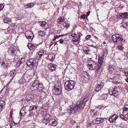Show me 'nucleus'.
Returning <instances> with one entry per match:
<instances>
[{
	"instance_id": "6ab92c4d",
	"label": "nucleus",
	"mask_w": 128,
	"mask_h": 128,
	"mask_svg": "<svg viewBox=\"0 0 128 128\" xmlns=\"http://www.w3.org/2000/svg\"><path fill=\"white\" fill-rule=\"evenodd\" d=\"M54 90L55 91V94L56 95H58L61 92V89H59V88H58L56 86H54Z\"/></svg>"
},
{
	"instance_id": "7ed1b4c3",
	"label": "nucleus",
	"mask_w": 128,
	"mask_h": 128,
	"mask_svg": "<svg viewBox=\"0 0 128 128\" xmlns=\"http://www.w3.org/2000/svg\"><path fill=\"white\" fill-rule=\"evenodd\" d=\"M43 85L39 82L37 80L34 81L32 86L30 87V90L32 91L38 90H42L43 89Z\"/></svg>"
},
{
	"instance_id": "4468645a",
	"label": "nucleus",
	"mask_w": 128,
	"mask_h": 128,
	"mask_svg": "<svg viewBox=\"0 0 128 128\" xmlns=\"http://www.w3.org/2000/svg\"><path fill=\"white\" fill-rule=\"evenodd\" d=\"M118 118V116L116 114L112 115L109 119V121L110 122H114Z\"/></svg>"
},
{
	"instance_id": "69168bd1",
	"label": "nucleus",
	"mask_w": 128,
	"mask_h": 128,
	"mask_svg": "<svg viewBox=\"0 0 128 128\" xmlns=\"http://www.w3.org/2000/svg\"><path fill=\"white\" fill-rule=\"evenodd\" d=\"M45 44L47 47H48V46H48V45H49L50 44L49 42H48V43L46 42V43H45Z\"/></svg>"
},
{
	"instance_id": "9b49d317",
	"label": "nucleus",
	"mask_w": 128,
	"mask_h": 128,
	"mask_svg": "<svg viewBox=\"0 0 128 128\" xmlns=\"http://www.w3.org/2000/svg\"><path fill=\"white\" fill-rule=\"evenodd\" d=\"M104 82H101L100 84H98L95 90V91L98 92L99 91L101 92H102L104 90L103 88V87L104 86Z\"/></svg>"
},
{
	"instance_id": "5fc2aeb1",
	"label": "nucleus",
	"mask_w": 128,
	"mask_h": 128,
	"mask_svg": "<svg viewBox=\"0 0 128 128\" xmlns=\"http://www.w3.org/2000/svg\"><path fill=\"white\" fill-rule=\"evenodd\" d=\"M88 99L84 98L83 100H82L81 101H82L83 102H84L85 104V102H86L88 100Z\"/></svg>"
},
{
	"instance_id": "ddd939ff",
	"label": "nucleus",
	"mask_w": 128,
	"mask_h": 128,
	"mask_svg": "<svg viewBox=\"0 0 128 128\" xmlns=\"http://www.w3.org/2000/svg\"><path fill=\"white\" fill-rule=\"evenodd\" d=\"M48 121L49 124L52 126H54L57 125V121L54 118L51 119Z\"/></svg>"
},
{
	"instance_id": "864d4df0",
	"label": "nucleus",
	"mask_w": 128,
	"mask_h": 128,
	"mask_svg": "<svg viewBox=\"0 0 128 128\" xmlns=\"http://www.w3.org/2000/svg\"><path fill=\"white\" fill-rule=\"evenodd\" d=\"M53 44V43L52 42H50V43L49 44V45H48V46H48V48H50L51 46Z\"/></svg>"
},
{
	"instance_id": "338daca9",
	"label": "nucleus",
	"mask_w": 128,
	"mask_h": 128,
	"mask_svg": "<svg viewBox=\"0 0 128 128\" xmlns=\"http://www.w3.org/2000/svg\"><path fill=\"white\" fill-rule=\"evenodd\" d=\"M113 89H114V90H116L118 91V88L117 87L115 86L114 88H113Z\"/></svg>"
},
{
	"instance_id": "49530a36",
	"label": "nucleus",
	"mask_w": 128,
	"mask_h": 128,
	"mask_svg": "<svg viewBox=\"0 0 128 128\" xmlns=\"http://www.w3.org/2000/svg\"><path fill=\"white\" fill-rule=\"evenodd\" d=\"M19 60L20 61L21 63L22 64L25 61V59L24 58H22L20 60Z\"/></svg>"
},
{
	"instance_id": "c9c22d12",
	"label": "nucleus",
	"mask_w": 128,
	"mask_h": 128,
	"mask_svg": "<svg viewBox=\"0 0 128 128\" xmlns=\"http://www.w3.org/2000/svg\"><path fill=\"white\" fill-rule=\"evenodd\" d=\"M128 113V109H126L124 108H123V112L122 114L123 115H122L123 116H125Z\"/></svg>"
},
{
	"instance_id": "aec40b11",
	"label": "nucleus",
	"mask_w": 128,
	"mask_h": 128,
	"mask_svg": "<svg viewBox=\"0 0 128 128\" xmlns=\"http://www.w3.org/2000/svg\"><path fill=\"white\" fill-rule=\"evenodd\" d=\"M16 70H11L10 72V76L11 77V80L12 79L16 74Z\"/></svg>"
},
{
	"instance_id": "58836bf2",
	"label": "nucleus",
	"mask_w": 128,
	"mask_h": 128,
	"mask_svg": "<svg viewBox=\"0 0 128 128\" xmlns=\"http://www.w3.org/2000/svg\"><path fill=\"white\" fill-rule=\"evenodd\" d=\"M5 105V102L3 100H1L0 101V106L2 108H4Z\"/></svg>"
},
{
	"instance_id": "393cba45",
	"label": "nucleus",
	"mask_w": 128,
	"mask_h": 128,
	"mask_svg": "<svg viewBox=\"0 0 128 128\" xmlns=\"http://www.w3.org/2000/svg\"><path fill=\"white\" fill-rule=\"evenodd\" d=\"M0 63L1 64V67L4 68H5L8 66V64L6 63L5 62L3 61L1 62Z\"/></svg>"
},
{
	"instance_id": "c756f323",
	"label": "nucleus",
	"mask_w": 128,
	"mask_h": 128,
	"mask_svg": "<svg viewBox=\"0 0 128 128\" xmlns=\"http://www.w3.org/2000/svg\"><path fill=\"white\" fill-rule=\"evenodd\" d=\"M64 20V17H60L57 20V22L58 23L60 24H62Z\"/></svg>"
},
{
	"instance_id": "2eb2a0df",
	"label": "nucleus",
	"mask_w": 128,
	"mask_h": 128,
	"mask_svg": "<svg viewBox=\"0 0 128 128\" xmlns=\"http://www.w3.org/2000/svg\"><path fill=\"white\" fill-rule=\"evenodd\" d=\"M48 66L49 69L52 71L56 70L57 66L56 64H50L48 65Z\"/></svg>"
},
{
	"instance_id": "c85d7f7f",
	"label": "nucleus",
	"mask_w": 128,
	"mask_h": 128,
	"mask_svg": "<svg viewBox=\"0 0 128 128\" xmlns=\"http://www.w3.org/2000/svg\"><path fill=\"white\" fill-rule=\"evenodd\" d=\"M28 47L30 50L34 49L35 48V46L30 43H29L28 45Z\"/></svg>"
},
{
	"instance_id": "e2e57ef3",
	"label": "nucleus",
	"mask_w": 128,
	"mask_h": 128,
	"mask_svg": "<svg viewBox=\"0 0 128 128\" xmlns=\"http://www.w3.org/2000/svg\"><path fill=\"white\" fill-rule=\"evenodd\" d=\"M114 82V84H121V82H118L116 81V82Z\"/></svg>"
},
{
	"instance_id": "f8f14e48",
	"label": "nucleus",
	"mask_w": 128,
	"mask_h": 128,
	"mask_svg": "<svg viewBox=\"0 0 128 128\" xmlns=\"http://www.w3.org/2000/svg\"><path fill=\"white\" fill-rule=\"evenodd\" d=\"M108 93L110 94L113 95L115 97L117 96L118 94V91L116 90H114L112 88H110L108 90Z\"/></svg>"
},
{
	"instance_id": "0eeeda50",
	"label": "nucleus",
	"mask_w": 128,
	"mask_h": 128,
	"mask_svg": "<svg viewBox=\"0 0 128 128\" xmlns=\"http://www.w3.org/2000/svg\"><path fill=\"white\" fill-rule=\"evenodd\" d=\"M29 76L26 73L24 74L22 76L20 79L18 81V82L20 84H24L28 82L30 78Z\"/></svg>"
},
{
	"instance_id": "0e129e2a",
	"label": "nucleus",
	"mask_w": 128,
	"mask_h": 128,
	"mask_svg": "<svg viewBox=\"0 0 128 128\" xmlns=\"http://www.w3.org/2000/svg\"><path fill=\"white\" fill-rule=\"evenodd\" d=\"M124 108L128 109V104L126 105Z\"/></svg>"
},
{
	"instance_id": "72a5a7b5",
	"label": "nucleus",
	"mask_w": 128,
	"mask_h": 128,
	"mask_svg": "<svg viewBox=\"0 0 128 128\" xmlns=\"http://www.w3.org/2000/svg\"><path fill=\"white\" fill-rule=\"evenodd\" d=\"M104 55H102L100 57H99L98 59V63H103V59Z\"/></svg>"
},
{
	"instance_id": "09e8293b",
	"label": "nucleus",
	"mask_w": 128,
	"mask_h": 128,
	"mask_svg": "<svg viewBox=\"0 0 128 128\" xmlns=\"http://www.w3.org/2000/svg\"><path fill=\"white\" fill-rule=\"evenodd\" d=\"M91 37V36L90 35H88L86 36V40H88Z\"/></svg>"
},
{
	"instance_id": "603ef678",
	"label": "nucleus",
	"mask_w": 128,
	"mask_h": 128,
	"mask_svg": "<svg viewBox=\"0 0 128 128\" xmlns=\"http://www.w3.org/2000/svg\"><path fill=\"white\" fill-rule=\"evenodd\" d=\"M4 6L3 5L0 4V10H2L4 8Z\"/></svg>"
},
{
	"instance_id": "de8ad7c7",
	"label": "nucleus",
	"mask_w": 128,
	"mask_h": 128,
	"mask_svg": "<svg viewBox=\"0 0 128 128\" xmlns=\"http://www.w3.org/2000/svg\"><path fill=\"white\" fill-rule=\"evenodd\" d=\"M64 24H65V25H64V24L63 25H64V27H65L66 28H68L70 26V24H69L68 23H65Z\"/></svg>"
},
{
	"instance_id": "a211bd4d",
	"label": "nucleus",
	"mask_w": 128,
	"mask_h": 128,
	"mask_svg": "<svg viewBox=\"0 0 128 128\" xmlns=\"http://www.w3.org/2000/svg\"><path fill=\"white\" fill-rule=\"evenodd\" d=\"M88 66L93 68V70H95L97 66L96 63L94 61L92 64H88L87 65Z\"/></svg>"
},
{
	"instance_id": "b1692460",
	"label": "nucleus",
	"mask_w": 128,
	"mask_h": 128,
	"mask_svg": "<svg viewBox=\"0 0 128 128\" xmlns=\"http://www.w3.org/2000/svg\"><path fill=\"white\" fill-rule=\"evenodd\" d=\"M120 118L123 120L126 121L128 120V113L125 116L122 115L121 114L120 116Z\"/></svg>"
},
{
	"instance_id": "a878e982",
	"label": "nucleus",
	"mask_w": 128,
	"mask_h": 128,
	"mask_svg": "<svg viewBox=\"0 0 128 128\" xmlns=\"http://www.w3.org/2000/svg\"><path fill=\"white\" fill-rule=\"evenodd\" d=\"M14 26L10 25L7 28V30L9 31L10 32H12L14 31Z\"/></svg>"
},
{
	"instance_id": "680f3d73",
	"label": "nucleus",
	"mask_w": 128,
	"mask_h": 128,
	"mask_svg": "<svg viewBox=\"0 0 128 128\" xmlns=\"http://www.w3.org/2000/svg\"><path fill=\"white\" fill-rule=\"evenodd\" d=\"M88 94H86V96H85L84 98L85 99H88Z\"/></svg>"
},
{
	"instance_id": "4be33fe9",
	"label": "nucleus",
	"mask_w": 128,
	"mask_h": 128,
	"mask_svg": "<svg viewBox=\"0 0 128 128\" xmlns=\"http://www.w3.org/2000/svg\"><path fill=\"white\" fill-rule=\"evenodd\" d=\"M38 107L36 106H26V108H29V111L30 112L34 110L35 108L36 109H37Z\"/></svg>"
},
{
	"instance_id": "8fccbe9b",
	"label": "nucleus",
	"mask_w": 128,
	"mask_h": 128,
	"mask_svg": "<svg viewBox=\"0 0 128 128\" xmlns=\"http://www.w3.org/2000/svg\"><path fill=\"white\" fill-rule=\"evenodd\" d=\"M72 42H76L78 41V40H76V39H75L74 38L72 39Z\"/></svg>"
},
{
	"instance_id": "20e7f679",
	"label": "nucleus",
	"mask_w": 128,
	"mask_h": 128,
	"mask_svg": "<svg viewBox=\"0 0 128 128\" xmlns=\"http://www.w3.org/2000/svg\"><path fill=\"white\" fill-rule=\"evenodd\" d=\"M74 81L71 80H68L64 82V87L66 90L68 91L73 90L75 85Z\"/></svg>"
},
{
	"instance_id": "052dcab7",
	"label": "nucleus",
	"mask_w": 128,
	"mask_h": 128,
	"mask_svg": "<svg viewBox=\"0 0 128 128\" xmlns=\"http://www.w3.org/2000/svg\"><path fill=\"white\" fill-rule=\"evenodd\" d=\"M71 36L73 37H75V36H77L76 34H72Z\"/></svg>"
},
{
	"instance_id": "37998d69",
	"label": "nucleus",
	"mask_w": 128,
	"mask_h": 128,
	"mask_svg": "<svg viewBox=\"0 0 128 128\" xmlns=\"http://www.w3.org/2000/svg\"><path fill=\"white\" fill-rule=\"evenodd\" d=\"M44 53V52H43V51L42 52H39L38 53V56H39L40 58H41V57L42 56L43 54Z\"/></svg>"
},
{
	"instance_id": "4d7b16f0",
	"label": "nucleus",
	"mask_w": 128,
	"mask_h": 128,
	"mask_svg": "<svg viewBox=\"0 0 128 128\" xmlns=\"http://www.w3.org/2000/svg\"><path fill=\"white\" fill-rule=\"evenodd\" d=\"M81 17L83 18H85L86 17V16L85 14L82 15L81 16Z\"/></svg>"
},
{
	"instance_id": "79ce46f5",
	"label": "nucleus",
	"mask_w": 128,
	"mask_h": 128,
	"mask_svg": "<svg viewBox=\"0 0 128 128\" xmlns=\"http://www.w3.org/2000/svg\"><path fill=\"white\" fill-rule=\"evenodd\" d=\"M118 48L120 50H122L124 48L122 45H120L118 46Z\"/></svg>"
},
{
	"instance_id": "774afa93",
	"label": "nucleus",
	"mask_w": 128,
	"mask_h": 128,
	"mask_svg": "<svg viewBox=\"0 0 128 128\" xmlns=\"http://www.w3.org/2000/svg\"><path fill=\"white\" fill-rule=\"evenodd\" d=\"M124 72H128V68H125V70H124Z\"/></svg>"
},
{
	"instance_id": "dca6fc26",
	"label": "nucleus",
	"mask_w": 128,
	"mask_h": 128,
	"mask_svg": "<svg viewBox=\"0 0 128 128\" xmlns=\"http://www.w3.org/2000/svg\"><path fill=\"white\" fill-rule=\"evenodd\" d=\"M103 63H98L97 68L95 70L96 72H98L103 70Z\"/></svg>"
},
{
	"instance_id": "412c9836",
	"label": "nucleus",
	"mask_w": 128,
	"mask_h": 128,
	"mask_svg": "<svg viewBox=\"0 0 128 128\" xmlns=\"http://www.w3.org/2000/svg\"><path fill=\"white\" fill-rule=\"evenodd\" d=\"M124 14L123 13H119L116 15V17L117 19L119 20L122 18L124 19Z\"/></svg>"
},
{
	"instance_id": "473e14b6",
	"label": "nucleus",
	"mask_w": 128,
	"mask_h": 128,
	"mask_svg": "<svg viewBox=\"0 0 128 128\" xmlns=\"http://www.w3.org/2000/svg\"><path fill=\"white\" fill-rule=\"evenodd\" d=\"M33 70H29L27 71L26 72V74H28V75L29 76V77L30 78L31 77V76L32 75V74L33 73Z\"/></svg>"
},
{
	"instance_id": "4c0bfd02",
	"label": "nucleus",
	"mask_w": 128,
	"mask_h": 128,
	"mask_svg": "<svg viewBox=\"0 0 128 128\" xmlns=\"http://www.w3.org/2000/svg\"><path fill=\"white\" fill-rule=\"evenodd\" d=\"M51 118L52 116H51L49 114H46L44 117V118H45V119H46L48 120L50 119Z\"/></svg>"
},
{
	"instance_id": "6e6d98bb",
	"label": "nucleus",
	"mask_w": 128,
	"mask_h": 128,
	"mask_svg": "<svg viewBox=\"0 0 128 128\" xmlns=\"http://www.w3.org/2000/svg\"><path fill=\"white\" fill-rule=\"evenodd\" d=\"M26 108V106L25 107H23V108H24V110L25 112L27 111L28 110L29 111V108Z\"/></svg>"
},
{
	"instance_id": "39448f33",
	"label": "nucleus",
	"mask_w": 128,
	"mask_h": 128,
	"mask_svg": "<svg viewBox=\"0 0 128 128\" xmlns=\"http://www.w3.org/2000/svg\"><path fill=\"white\" fill-rule=\"evenodd\" d=\"M85 104V103L82 101L78 102L74 107V110L79 111L80 110H83Z\"/></svg>"
},
{
	"instance_id": "a19ab883",
	"label": "nucleus",
	"mask_w": 128,
	"mask_h": 128,
	"mask_svg": "<svg viewBox=\"0 0 128 128\" xmlns=\"http://www.w3.org/2000/svg\"><path fill=\"white\" fill-rule=\"evenodd\" d=\"M123 14H124V19L128 18V13L127 12H124Z\"/></svg>"
},
{
	"instance_id": "f03ea898",
	"label": "nucleus",
	"mask_w": 128,
	"mask_h": 128,
	"mask_svg": "<svg viewBox=\"0 0 128 128\" xmlns=\"http://www.w3.org/2000/svg\"><path fill=\"white\" fill-rule=\"evenodd\" d=\"M8 52L11 56V59L10 60L14 62H16L19 57L15 48H9L8 50Z\"/></svg>"
},
{
	"instance_id": "bb28decb",
	"label": "nucleus",
	"mask_w": 128,
	"mask_h": 128,
	"mask_svg": "<svg viewBox=\"0 0 128 128\" xmlns=\"http://www.w3.org/2000/svg\"><path fill=\"white\" fill-rule=\"evenodd\" d=\"M4 23L9 24L11 22L12 20L10 18L5 17L4 18Z\"/></svg>"
},
{
	"instance_id": "2f4dec72",
	"label": "nucleus",
	"mask_w": 128,
	"mask_h": 128,
	"mask_svg": "<svg viewBox=\"0 0 128 128\" xmlns=\"http://www.w3.org/2000/svg\"><path fill=\"white\" fill-rule=\"evenodd\" d=\"M48 58L51 61H53L55 58V55L52 54H50L48 55Z\"/></svg>"
},
{
	"instance_id": "c03bdc74",
	"label": "nucleus",
	"mask_w": 128,
	"mask_h": 128,
	"mask_svg": "<svg viewBox=\"0 0 128 128\" xmlns=\"http://www.w3.org/2000/svg\"><path fill=\"white\" fill-rule=\"evenodd\" d=\"M22 64L21 63V62H20V61H19L18 60L17 62V63L16 64V66L17 67H18Z\"/></svg>"
},
{
	"instance_id": "bf43d9fd",
	"label": "nucleus",
	"mask_w": 128,
	"mask_h": 128,
	"mask_svg": "<svg viewBox=\"0 0 128 128\" xmlns=\"http://www.w3.org/2000/svg\"><path fill=\"white\" fill-rule=\"evenodd\" d=\"M94 61H93L92 60H90L88 61V62L89 64L91 63V64H92L94 62Z\"/></svg>"
},
{
	"instance_id": "a18cd8bd",
	"label": "nucleus",
	"mask_w": 128,
	"mask_h": 128,
	"mask_svg": "<svg viewBox=\"0 0 128 128\" xmlns=\"http://www.w3.org/2000/svg\"><path fill=\"white\" fill-rule=\"evenodd\" d=\"M48 121L49 120L46 119H45V118H44L42 122H43L45 124H46L47 123L49 122V121Z\"/></svg>"
},
{
	"instance_id": "f704fd0d",
	"label": "nucleus",
	"mask_w": 128,
	"mask_h": 128,
	"mask_svg": "<svg viewBox=\"0 0 128 128\" xmlns=\"http://www.w3.org/2000/svg\"><path fill=\"white\" fill-rule=\"evenodd\" d=\"M27 112H25L24 110V108L22 107L20 111V115L23 116L25 115V114Z\"/></svg>"
},
{
	"instance_id": "e433bc0d",
	"label": "nucleus",
	"mask_w": 128,
	"mask_h": 128,
	"mask_svg": "<svg viewBox=\"0 0 128 128\" xmlns=\"http://www.w3.org/2000/svg\"><path fill=\"white\" fill-rule=\"evenodd\" d=\"M107 94H104L100 96V98L102 100H106L107 98Z\"/></svg>"
},
{
	"instance_id": "cd10ccee",
	"label": "nucleus",
	"mask_w": 128,
	"mask_h": 128,
	"mask_svg": "<svg viewBox=\"0 0 128 128\" xmlns=\"http://www.w3.org/2000/svg\"><path fill=\"white\" fill-rule=\"evenodd\" d=\"M76 111H75L74 110V108H72L70 106L67 109V112H68L71 114L72 113H75V112Z\"/></svg>"
},
{
	"instance_id": "7c9ffc66",
	"label": "nucleus",
	"mask_w": 128,
	"mask_h": 128,
	"mask_svg": "<svg viewBox=\"0 0 128 128\" xmlns=\"http://www.w3.org/2000/svg\"><path fill=\"white\" fill-rule=\"evenodd\" d=\"M34 5V4L32 3H30L27 4L24 6L25 8H27L32 7Z\"/></svg>"
},
{
	"instance_id": "5701e85b",
	"label": "nucleus",
	"mask_w": 128,
	"mask_h": 128,
	"mask_svg": "<svg viewBox=\"0 0 128 128\" xmlns=\"http://www.w3.org/2000/svg\"><path fill=\"white\" fill-rule=\"evenodd\" d=\"M116 68L114 65H110L108 69L110 73H112V72L116 69Z\"/></svg>"
},
{
	"instance_id": "f257e3e1",
	"label": "nucleus",
	"mask_w": 128,
	"mask_h": 128,
	"mask_svg": "<svg viewBox=\"0 0 128 128\" xmlns=\"http://www.w3.org/2000/svg\"><path fill=\"white\" fill-rule=\"evenodd\" d=\"M90 116L95 119L93 120V122L96 124H98L102 122L104 120L103 118H101V114L94 110H91L90 112Z\"/></svg>"
},
{
	"instance_id": "423d86ee",
	"label": "nucleus",
	"mask_w": 128,
	"mask_h": 128,
	"mask_svg": "<svg viewBox=\"0 0 128 128\" xmlns=\"http://www.w3.org/2000/svg\"><path fill=\"white\" fill-rule=\"evenodd\" d=\"M112 39L114 42L120 43L123 40V38L121 35L115 34L112 36Z\"/></svg>"
},
{
	"instance_id": "1a4fd4ad",
	"label": "nucleus",
	"mask_w": 128,
	"mask_h": 128,
	"mask_svg": "<svg viewBox=\"0 0 128 128\" xmlns=\"http://www.w3.org/2000/svg\"><path fill=\"white\" fill-rule=\"evenodd\" d=\"M38 96L37 94H29L27 95L25 98L26 100L28 101H32L34 99L37 98Z\"/></svg>"
},
{
	"instance_id": "f3484780",
	"label": "nucleus",
	"mask_w": 128,
	"mask_h": 128,
	"mask_svg": "<svg viewBox=\"0 0 128 128\" xmlns=\"http://www.w3.org/2000/svg\"><path fill=\"white\" fill-rule=\"evenodd\" d=\"M40 26L42 28L46 29L48 28V24L45 22L44 21L42 22H40Z\"/></svg>"
},
{
	"instance_id": "3c124183",
	"label": "nucleus",
	"mask_w": 128,
	"mask_h": 128,
	"mask_svg": "<svg viewBox=\"0 0 128 128\" xmlns=\"http://www.w3.org/2000/svg\"><path fill=\"white\" fill-rule=\"evenodd\" d=\"M86 74L82 73V75L84 76L85 77H86V76H88V73L86 72Z\"/></svg>"
},
{
	"instance_id": "9d476101",
	"label": "nucleus",
	"mask_w": 128,
	"mask_h": 128,
	"mask_svg": "<svg viewBox=\"0 0 128 128\" xmlns=\"http://www.w3.org/2000/svg\"><path fill=\"white\" fill-rule=\"evenodd\" d=\"M25 36L28 41L31 42L33 38V35L32 33L30 30H27L25 33Z\"/></svg>"
},
{
	"instance_id": "6e6552de",
	"label": "nucleus",
	"mask_w": 128,
	"mask_h": 128,
	"mask_svg": "<svg viewBox=\"0 0 128 128\" xmlns=\"http://www.w3.org/2000/svg\"><path fill=\"white\" fill-rule=\"evenodd\" d=\"M36 62V59L35 58H31L28 60L26 62L27 65L30 68L34 66Z\"/></svg>"
},
{
	"instance_id": "13d9d810",
	"label": "nucleus",
	"mask_w": 128,
	"mask_h": 128,
	"mask_svg": "<svg viewBox=\"0 0 128 128\" xmlns=\"http://www.w3.org/2000/svg\"><path fill=\"white\" fill-rule=\"evenodd\" d=\"M60 43V44H62L64 42V40L63 39H61L59 40Z\"/></svg>"
},
{
	"instance_id": "ea45409f",
	"label": "nucleus",
	"mask_w": 128,
	"mask_h": 128,
	"mask_svg": "<svg viewBox=\"0 0 128 128\" xmlns=\"http://www.w3.org/2000/svg\"><path fill=\"white\" fill-rule=\"evenodd\" d=\"M38 33L39 35L42 36H43L44 35V32L42 31H39L38 32Z\"/></svg>"
}]
</instances>
